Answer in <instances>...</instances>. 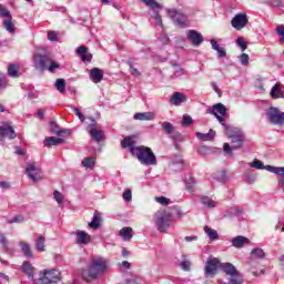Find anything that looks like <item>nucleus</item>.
I'll return each mask as SVG.
<instances>
[{"label":"nucleus","instance_id":"nucleus-1","mask_svg":"<svg viewBox=\"0 0 284 284\" xmlns=\"http://www.w3.org/2000/svg\"><path fill=\"white\" fill-rule=\"evenodd\" d=\"M207 113L213 114V116L217 119L219 123L223 125L226 136L231 139L232 150H240V148H243L244 138L241 130L225 124V119L223 116L227 114V109L223 103H216L212 108H209Z\"/></svg>","mask_w":284,"mask_h":284},{"label":"nucleus","instance_id":"nucleus-2","mask_svg":"<svg viewBox=\"0 0 284 284\" xmlns=\"http://www.w3.org/2000/svg\"><path fill=\"white\" fill-rule=\"evenodd\" d=\"M138 143L136 136L131 135L121 141V146L124 150L129 149L130 154L135 156L142 165H156V155H154L152 149L145 145L136 146Z\"/></svg>","mask_w":284,"mask_h":284},{"label":"nucleus","instance_id":"nucleus-3","mask_svg":"<svg viewBox=\"0 0 284 284\" xmlns=\"http://www.w3.org/2000/svg\"><path fill=\"white\" fill-rule=\"evenodd\" d=\"M108 270V261L102 257L93 258L87 270L82 272V278L87 283H92V281H97V278H101L103 274H106Z\"/></svg>","mask_w":284,"mask_h":284},{"label":"nucleus","instance_id":"nucleus-4","mask_svg":"<svg viewBox=\"0 0 284 284\" xmlns=\"http://www.w3.org/2000/svg\"><path fill=\"white\" fill-rule=\"evenodd\" d=\"M33 65L37 70H49V72H54L59 70V64L52 60V54L50 53H34L33 54Z\"/></svg>","mask_w":284,"mask_h":284},{"label":"nucleus","instance_id":"nucleus-5","mask_svg":"<svg viewBox=\"0 0 284 284\" xmlns=\"http://www.w3.org/2000/svg\"><path fill=\"white\" fill-rule=\"evenodd\" d=\"M154 223L158 232L165 234L172 225V212L158 211L154 215Z\"/></svg>","mask_w":284,"mask_h":284},{"label":"nucleus","instance_id":"nucleus-6","mask_svg":"<svg viewBox=\"0 0 284 284\" xmlns=\"http://www.w3.org/2000/svg\"><path fill=\"white\" fill-rule=\"evenodd\" d=\"M141 1L142 3H144V6H146V8H149V14L151 19H153L156 26H159V28L163 30L164 28L163 18L160 14L161 10H163V4L159 3L156 0H141Z\"/></svg>","mask_w":284,"mask_h":284},{"label":"nucleus","instance_id":"nucleus-7","mask_svg":"<svg viewBox=\"0 0 284 284\" xmlns=\"http://www.w3.org/2000/svg\"><path fill=\"white\" fill-rule=\"evenodd\" d=\"M61 280V273L59 270H44L43 272L40 273V283L43 284H50V283H58V281Z\"/></svg>","mask_w":284,"mask_h":284},{"label":"nucleus","instance_id":"nucleus-8","mask_svg":"<svg viewBox=\"0 0 284 284\" xmlns=\"http://www.w3.org/2000/svg\"><path fill=\"white\" fill-rule=\"evenodd\" d=\"M0 17L1 19H4L2 22V26L7 30V32H10V34H14L16 28H14V22H12V14L10 13V10H8L6 7L1 4H0Z\"/></svg>","mask_w":284,"mask_h":284},{"label":"nucleus","instance_id":"nucleus-9","mask_svg":"<svg viewBox=\"0 0 284 284\" xmlns=\"http://www.w3.org/2000/svg\"><path fill=\"white\" fill-rule=\"evenodd\" d=\"M219 267H221V262L219 261V258H209L206 265L204 266L205 278H214V276H216Z\"/></svg>","mask_w":284,"mask_h":284},{"label":"nucleus","instance_id":"nucleus-10","mask_svg":"<svg viewBox=\"0 0 284 284\" xmlns=\"http://www.w3.org/2000/svg\"><path fill=\"white\" fill-rule=\"evenodd\" d=\"M267 118L273 125H283L284 123V113L281 112L278 108L271 106L267 112Z\"/></svg>","mask_w":284,"mask_h":284},{"label":"nucleus","instance_id":"nucleus-11","mask_svg":"<svg viewBox=\"0 0 284 284\" xmlns=\"http://www.w3.org/2000/svg\"><path fill=\"white\" fill-rule=\"evenodd\" d=\"M247 23H250V20L247 19V13H237L231 20V26L235 30H243V28H245Z\"/></svg>","mask_w":284,"mask_h":284},{"label":"nucleus","instance_id":"nucleus-12","mask_svg":"<svg viewBox=\"0 0 284 284\" xmlns=\"http://www.w3.org/2000/svg\"><path fill=\"white\" fill-rule=\"evenodd\" d=\"M16 136L17 132L10 123H3L2 125H0V138L2 139V141L4 139H9L10 141H12Z\"/></svg>","mask_w":284,"mask_h":284},{"label":"nucleus","instance_id":"nucleus-13","mask_svg":"<svg viewBox=\"0 0 284 284\" xmlns=\"http://www.w3.org/2000/svg\"><path fill=\"white\" fill-rule=\"evenodd\" d=\"M169 17L172 19L175 26L185 28L187 26V17L183 13H179L175 10H169Z\"/></svg>","mask_w":284,"mask_h":284},{"label":"nucleus","instance_id":"nucleus-14","mask_svg":"<svg viewBox=\"0 0 284 284\" xmlns=\"http://www.w3.org/2000/svg\"><path fill=\"white\" fill-rule=\"evenodd\" d=\"M73 234L75 236V245H90L92 243V236L85 231L77 230Z\"/></svg>","mask_w":284,"mask_h":284},{"label":"nucleus","instance_id":"nucleus-15","mask_svg":"<svg viewBox=\"0 0 284 284\" xmlns=\"http://www.w3.org/2000/svg\"><path fill=\"white\" fill-rule=\"evenodd\" d=\"M26 172L29 179L34 183H37V181H41V176H39L40 174L39 166H37V164L34 163L27 164Z\"/></svg>","mask_w":284,"mask_h":284},{"label":"nucleus","instance_id":"nucleus-16","mask_svg":"<svg viewBox=\"0 0 284 284\" xmlns=\"http://www.w3.org/2000/svg\"><path fill=\"white\" fill-rule=\"evenodd\" d=\"M187 39L195 48H199V45L203 43V36L196 30H190L187 33Z\"/></svg>","mask_w":284,"mask_h":284},{"label":"nucleus","instance_id":"nucleus-17","mask_svg":"<svg viewBox=\"0 0 284 284\" xmlns=\"http://www.w3.org/2000/svg\"><path fill=\"white\" fill-rule=\"evenodd\" d=\"M89 134L92 136V139H94V141H97L98 143H100V141L103 140V131L101 130H98L97 129V121L95 120H92V123H91V130L89 131Z\"/></svg>","mask_w":284,"mask_h":284},{"label":"nucleus","instance_id":"nucleus-18","mask_svg":"<svg viewBox=\"0 0 284 284\" xmlns=\"http://www.w3.org/2000/svg\"><path fill=\"white\" fill-rule=\"evenodd\" d=\"M134 121H154L156 119L155 112H138L133 115Z\"/></svg>","mask_w":284,"mask_h":284},{"label":"nucleus","instance_id":"nucleus-19","mask_svg":"<svg viewBox=\"0 0 284 284\" xmlns=\"http://www.w3.org/2000/svg\"><path fill=\"white\" fill-rule=\"evenodd\" d=\"M0 243L2 245V250L6 254H9L10 256H12L14 254V248H12V246H10V242L8 241V237H6V235L0 234Z\"/></svg>","mask_w":284,"mask_h":284},{"label":"nucleus","instance_id":"nucleus-20","mask_svg":"<svg viewBox=\"0 0 284 284\" xmlns=\"http://www.w3.org/2000/svg\"><path fill=\"white\" fill-rule=\"evenodd\" d=\"M90 79L93 83H101V81H103V70L93 68L90 70Z\"/></svg>","mask_w":284,"mask_h":284},{"label":"nucleus","instance_id":"nucleus-21","mask_svg":"<svg viewBox=\"0 0 284 284\" xmlns=\"http://www.w3.org/2000/svg\"><path fill=\"white\" fill-rule=\"evenodd\" d=\"M195 136L196 139H199V141H214V136H216V131L211 129L209 133L196 132Z\"/></svg>","mask_w":284,"mask_h":284},{"label":"nucleus","instance_id":"nucleus-22","mask_svg":"<svg viewBox=\"0 0 284 284\" xmlns=\"http://www.w3.org/2000/svg\"><path fill=\"white\" fill-rule=\"evenodd\" d=\"M211 45L217 52L219 59H225L227 57V51H225V48L219 45V42H216L215 39L211 40Z\"/></svg>","mask_w":284,"mask_h":284},{"label":"nucleus","instance_id":"nucleus-23","mask_svg":"<svg viewBox=\"0 0 284 284\" xmlns=\"http://www.w3.org/2000/svg\"><path fill=\"white\" fill-rule=\"evenodd\" d=\"M220 267L223 270L226 276H234V274L239 272L232 263H220Z\"/></svg>","mask_w":284,"mask_h":284},{"label":"nucleus","instance_id":"nucleus-24","mask_svg":"<svg viewBox=\"0 0 284 284\" xmlns=\"http://www.w3.org/2000/svg\"><path fill=\"white\" fill-rule=\"evenodd\" d=\"M170 101L172 105H181V103H185L187 99L185 98V94L181 92H174Z\"/></svg>","mask_w":284,"mask_h":284},{"label":"nucleus","instance_id":"nucleus-25","mask_svg":"<svg viewBox=\"0 0 284 284\" xmlns=\"http://www.w3.org/2000/svg\"><path fill=\"white\" fill-rule=\"evenodd\" d=\"M250 243V240L243 235H239L232 240L233 247L241 248L244 245H247Z\"/></svg>","mask_w":284,"mask_h":284},{"label":"nucleus","instance_id":"nucleus-26","mask_svg":"<svg viewBox=\"0 0 284 284\" xmlns=\"http://www.w3.org/2000/svg\"><path fill=\"white\" fill-rule=\"evenodd\" d=\"M50 125L53 134H57V136H70V130H59V125L57 124V122H51Z\"/></svg>","mask_w":284,"mask_h":284},{"label":"nucleus","instance_id":"nucleus-27","mask_svg":"<svg viewBox=\"0 0 284 284\" xmlns=\"http://www.w3.org/2000/svg\"><path fill=\"white\" fill-rule=\"evenodd\" d=\"M61 143H64V140L57 136H49L44 140L45 148H52V145H61Z\"/></svg>","mask_w":284,"mask_h":284},{"label":"nucleus","instance_id":"nucleus-28","mask_svg":"<svg viewBox=\"0 0 284 284\" xmlns=\"http://www.w3.org/2000/svg\"><path fill=\"white\" fill-rule=\"evenodd\" d=\"M19 245L27 258H33L34 254L32 253V248L30 247V244L28 242L21 241L19 242Z\"/></svg>","mask_w":284,"mask_h":284},{"label":"nucleus","instance_id":"nucleus-29","mask_svg":"<svg viewBox=\"0 0 284 284\" xmlns=\"http://www.w3.org/2000/svg\"><path fill=\"white\" fill-rule=\"evenodd\" d=\"M34 266H32V264L28 261L23 262L22 264V272H24V274H27V276L29 278H34Z\"/></svg>","mask_w":284,"mask_h":284},{"label":"nucleus","instance_id":"nucleus-30","mask_svg":"<svg viewBox=\"0 0 284 284\" xmlns=\"http://www.w3.org/2000/svg\"><path fill=\"white\" fill-rule=\"evenodd\" d=\"M77 53L81 57L82 61H92V53H88V47H79Z\"/></svg>","mask_w":284,"mask_h":284},{"label":"nucleus","instance_id":"nucleus-31","mask_svg":"<svg viewBox=\"0 0 284 284\" xmlns=\"http://www.w3.org/2000/svg\"><path fill=\"white\" fill-rule=\"evenodd\" d=\"M271 97L272 99H283V89H281V83H276L272 89H271Z\"/></svg>","mask_w":284,"mask_h":284},{"label":"nucleus","instance_id":"nucleus-32","mask_svg":"<svg viewBox=\"0 0 284 284\" xmlns=\"http://www.w3.org/2000/svg\"><path fill=\"white\" fill-rule=\"evenodd\" d=\"M36 250L38 252H45V236H38V239L36 240Z\"/></svg>","mask_w":284,"mask_h":284},{"label":"nucleus","instance_id":"nucleus-33","mask_svg":"<svg viewBox=\"0 0 284 284\" xmlns=\"http://www.w3.org/2000/svg\"><path fill=\"white\" fill-rule=\"evenodd\" d=\"M213 179L219 183H227V172L225 170L219 171L213 175Z\"/></svg>","mask_w":284,"mask_h":284},{"label":"nucleus","instance_id":"nucleus-34","mask_svg":"<svg viewBox=\"0 0 284 284\" xmlns=\"http://www.w3.org/2000/svg\"><path fill=\"white\" fill-rule=\"evenodd\" d=\"M265 170H267V172H272L273 174H277V176H284V166L266 165Z\"/></svg>","mask_w":284,"mask_h":284},{"label":"nucleus","instance_id":"nucleus-35","mask_svg":"<svg viewBox=\"0 0 284 284\" xmlns=\"http://www.w3.org/2000/svg\"><path fill=\"white\" fill-rule=\"evenodd\" d=\"M251 258L258 260V258H265V251L261 247H255L251 252Z\"/></svg>","mask_w":284,"mask_h":284},{"label":"nucleus","instance_id":"nucleus-36","mask_svg":"<svg viewBox=\"0 0 284 284\" xmlns=\"http://www.w3.org/2000/svg\"><path fill=\"white\" fill-rule=\"evenodd\" d=\"M204 232L211 241H216V239H219V232L210 226H204Z\"/></svg>","mask_w":284,"mask_h":284},{"label":"nucleus","instance_id":"nucleus-37","mask_svg":"<svg viewBox=\"0 0 284 284\" xmlns=\"http://www.w3.org/2000/svg\"><path fill=\"white\" fill-rule=\"evenodd\" d=\"M9 77L18 79L19 77V64H9L8 67Z\"/></svg>","mask_w":284,"mask_h":284},{"label":"nucleus","instance_id":"nucleus-38","mask_svg":"<svg viewBox=\"0 0 284 284\" xmlns=\"http://www.w3.org/2000/svg\"><path fill=\"white\" fill-rule=\"evenodd\" d=\"M120 236H122L124 241H130L132 239V229L123 227L122 230H120Z\"/></svg>","mask_w":284,"mask_h":284},{"label":"nucleus","instance_id":"nucleus-39","mask_svg":"<svg viewBox=\"0 0 284 284\" xmlns=\"http://www.w3.org/2000/svg\"><path fill=\"white\" fill-rule=\"evenodd\" d=\"M201 203L204 205V207H216V202H214V200L210 199L209 196H202Z\"/></svg>","mask_w":284,"mask_h":284},{"label":"nucleus","instance_id":"nucleus-40","mask_svg":"<svg viewBox=\"0 0 284 284\" xmlns=\"http://www.w3.org/2000/svg\"><path fill=\"white\" fill-rule=\"evenodd\" d=\"M99 223H101V215H99V213H94L93 220L89 223V226L92 230H99Z\"/></svg>","mask_w":284,"mask_h":284},{"label":"nucleus","instance_id":"nucleus-41","mask_svg":"<svg viewBox=\"0 0 284 284\" xmlns=\"http://www.w3.org/2000/svg\"><path fill=\"white\" fill-rule=\"evenodd\" d=\"M229 284H243V276L239 271L234 275H231Z\"/></svg>","mask_w":284,"mask_h":284},{"label":"nucleus","instance_id":"nucleus-42","mask_svg":"<svg viewBox=\"0 0 284 284\" xmlns=\"http://www.w3.org/2000/svg\"><path fill=\"white\" fill-rule=\"evenodd\" d=\"M54 87L57 88L58 92H60L61 94H63V92H65V80L64 79H57Z\"/></svg>","mask_w":284,"mask_h":284},{"label":"nucleus","instance_id":"nucleus-43","mask_svg":"<svg viewBox=\"0 0 284 284\" xmlns=\"http://www.w3.org/2000/svg\"><path fill=\"white\" fill-rule=\"evenodd\" d=\"M95 163H97V161L92 156L84 158L82 160V166L87 168V169L94 168Z\"/></svg>","mask_w":284,"mask_h":284},{"label":"nucleus","instance_id":"nucleus-44","mask_svg":"<svg viewBox=\"0 0 284 284\" xmlns=\"http://www.w3.org/2000/svg\"><path fill=\"white\" fill-rule=\"evenodd\" d=\"M162 130L165 131V134H173L174 125L170 122H162Z\"/></svg>","mask_w":284,"mask_h":284},{"label":"nucleus","instance_id":"nucleus-45","mask_svg":"<svg viewBox=\"0 0 284 284\" xmlns=\"http://www.w3.org/2000/svg\"><path fill=\"white\" fill-rule=\"evenodd\" d=\"M236 45L241 48L242 52H245L247 50V42H245V39L243 37L237 38Z\"/></svg>","mask_w":284,"mask_h":284},{"label":"nucleus","instance_id":"nucleus-46","mask_svg":"<svg viewBox=\"0 0 284 284\" xmlns=\"http://www.w3.org/2000/svg\"><path fill=\"white\" fill-rule=\"evenodd\" d=\"M26 221V217L23 215H16L14 217L7 221L9 225H12V223H23Z\"/></svg>","mask_w":284,"mask_h":284},{"label":"nucleus","instance_id":"nucleus-47","mask_svg":"<svg viewBox=\"0 0 284 284\" xmlns=\"http://www.w3.org/2000/svg\"><path fill=\"white\" fill-rule=\"evenodd\" d=\"M241 65H250V55L247 53H242L240 57Z\"/></svg>","mask_w":284,"mask_h":284},{"label":"nucleus","instance_id":"nucleus-48","mask_svg":"<svg viewBox=\"0 0 284 284\" xmlns=\"http://www.w3.org/2000/svg\"><path fill=\"white\" fill-rule=\"evenodd\" d=\"M276 33L278 34L280 37V41L282 43H284V26L283 24H278L275 29Z\"/></svg>","mask_w":284,"mask_h":284},{"label":"nucleus","instance_id":"nucleus-49","mask_svg":"<svg viewBox=\"0 0 284 284\" xmlns=\"http://www.w3.org/2000/svg\"><path fill=\"white\" fill-rule=\"evenodd\" d=\"M192 123H194V120H192V116L183 115V118H182V125L187 128V126L192 125Z\"/></svg>","mask_w":284,"mask_h":284},{"label":"nucleus","instance_id":"nucleus-50","mask_svg":"<svg viewBox=\"0 0 284 284\" xmlns=\"http://www.w3.org/2000/svg\"><path fill=\"white\" fill-rule=\"evenodd\" d=\"M251 168H255V170H265V165H263V162L261 160H254L251 163Z\"/></svg>","mask_w":284,"mask_h":284},{"label":"nucleus","instance_id":"nucleus-51","mask_svg":"<svg viewBox=\"0 0 284 284\" xmlns=\"http://www.w3.org/2000/svg\"><path fill=\"white\" fill-rule=\"evenodd\" d=\"M53 199L57 201L59 205L63 203V194H61V192L59 191L53 192Z\"/></svg>","mask_w":284,"mask_h":284},{"label":"nucleus","instance_id":"nucleus-52","mask_svg":"<svg viewBox=\"0 0 284 284\" xmlns=\"http://www.w3.org/2000/svg\"><path fill=\"white\" fill-rule=\"evenodd\" d=\"M156 203H160V205H170V199L165 196H158L155 197Z\"/></svg>","mask_w":284,"mask_h":284},{"label":"nucleus","instance_id":"nucleus-53","mask_svg":"<svg viewBox=\"0 0 284 284\" xmlns=\"http://www.w3.org/2000/svg\"><path fill=\"white\" fill-rule=\"evenodd\" d=\"M186 189L190 190V192H194V179L190 178L189 180H185Z\"/></svg>","mask_w":284,"mask_h":284},{"label":"nucleus","instance_id":"nucleus-54","mask_svg":"<svg viewBox=\"0 0 284 284\" xmlns=\"http://www.w3.org/2000/svg\"><path fill=\"white\" fill-rule=\"evenodd\" d=\"M123 201H125L126 203H130V201H132V191L131 190H126L123 195Z\"/></svg>","mask_w":284,"mask_h":284},{"label":"nucleus","instance_id":"nucleus-55","mask_svg":"<svg viewBox=\"0 0 284 284\" xmlns=\"http://www.w3.org/2000/svg\"><path fill=\"white\" fill-rule=\"evenodd\" d=\"M73 112H74L75 116H78L80 119L81 123H83V121H85V115H83V113H81L79 108L74 106Z\"/></svg>","mask_w":284,"mask_h":284},{"label":"nucleus","instance_id":"nucleus-56","mask_svg":"<svg viewBox=\"0 0 284 284\" xmlns=\"http://www.w3.org/2000/svg\"><path fill=\"white\" fill-rule=\"evenodd\" d=\"M48 39L49 41H54V42L59 41V37L54 31H48Z\"/></svg>","mask_w":284,"mask_h":284},{"label":"nucleus","instance_id":"nucleus-57","mask_svg":"<svg viewBox=\"0 0 284 284\" xmlns=\"http://www.w3.org/2000/svg\"><path fill=\"white\" fill-rule=\"evenodd\" d=\"M185 74V70L181 69V67H175L173 77H183Z\"/></svg>","mask_w":284,"mask_h":284},{"label":"nucleus","instance_id":"nucleus-58","mask_svg":"<svg viewBox=\"0 0 284 284\" xmlns=\"http://www.w3.org/2000/svg\"><path fill=\"white\" fill-rule=\"evenodd\" d=\"M191 265H192V263H190V261H183L181 263V267H182V270H184V272H190Z\"/></svg>","mask_w":284,"mask_h":284},{"label":"nucleus","instance_id":"nucleus-59","mask_svg":"<svg viewBox=\"0 0 284 284\" xmlns=\"http://www.w3.org/2000/svg\"><path fill=\"white\" fill-rule=\"evenodd\" d=\"M211 88L214 90V92H216V94H219V97H223V92L221 91V89H219V85H216V82H212Z\"/></svg>","mask_w":284,"mask_h":284},{"label":"nucleus","instance_id":"nucleus-60","mask_svg":"<svg viewBox=\"0 0 284 284\" xmlns=\"http://www.w3.org/2000/svg\"><path fill=\"white\" fill-rule=\"evenodd\" d=\"M8 85V81L6 80V75L0 73V90Z\"/></svg>","mask_w":284,"mask_h":284},{"label":"nucleus","instance_id":"nucleus-61","mask_svg":"<svg viewBox=\"0 0 284 284\" xmlns=\"http://www.w3.org/2000/svg\"><path fill=\"white\" fill-rule=\"evenodd\" d=\"M225 216H227V219H232V216H236V211L234 207L230 209L229 211H226Z\"/></svg>","mask_w":284,"mask_h":284},{"label":"nucleus","instance_id":"nucleus-62","mask_svg":"<svg viewBox=\"0 0 284 284\" xmlns=\"http://www.w3.org/2000/svg\"><path fill=\"white\" fill-rule=\"evenodd\" d=\"M160 41H161L162 43H164V44H168V43H170V38H168V34L162 33V34L160 36Z\"/></svg>","mask_w":284,"mask_h":284},{"label":"nucleus","instance_id":"nucleus-63","mask_svg":"<svg viewBox=\"0 0 284 284\" xmlns=\"http://www.w3.org/2000/svg\"><path fill=\"white\" fill-rule=\"evenodd\" d=\"M232 144H227V143H224V152H226V154H230L232 153Z\"/></svg>","mask_w":284,"mask_h":284},{"label":"nucleus","instance_id":"nucleus-64","mask_svg":"<svg viewBox=\"0 0 284 284\" xmlns=\"http://www.w3.org/2000/svg\"><path fill=\"white\" fill-rule=\"evenodd\" d=\"M235 216H241V214H243V207L241 206H235Z\"/></svg>","mask_w":284,"mask_h":284}]
</instances>
